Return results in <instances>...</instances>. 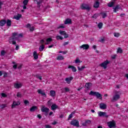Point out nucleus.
<instances>
[{
  "label": "nucleus",
  "instance_id": "nucleus-1",
  "mask_svg": "<svg viewBox=\"0 0 128 128\" xmlns=\"http://www.w3.org/2000/svg\"><path fill=\"white\" fill-rule=\"evenodd\" d=\"M22 34H18V32H14L12 34V36L9 38V42L12 44H16V40H18L20 38H22Z\"/></svg>",
  "mask_w": 128,
  "mask_h": 128
},
{
  "label": "nucleus",
  "instance_id": "nucleus-2",
  "mask_svg": "<svg viewBox=\"0 0 128 128\" xmlns=\"http://www.w3.org/2000/svg\"><path fill=\"white\" fill-rule=\"evenodd\" d=\"M89 94L90 96H96L97 98H99V100H102V94H100L98 92H94L93 91H90L89 93Z\"/></svg>",
  "mask_w": 128,
  "mask_h": 128
},
{
  "label": "nucleus",
  "instance_id": "nucleus-3",
  "mask_svg": "<svg viewBox=\"0 0 128 128\" xmlns=\"http://www.w3.org/2000/svg\"><path fill=\"white\" fill-rule=\"evenodd\" d=\"M81 8L82 10H88V12H90L91 8L88 4H83L81 6Z\"/></svg>",
  "mask_w": 128,
  "mask_h": 128
},
{
  "label": "nucleus",
  "instance_id": "nucleus-4",
  "mask_svg": "<svg viewBox=\"0 0 128 128\" xmlns=\"http://www.w3.org/2000/svg\"><path fill=\"white\" fill-rule=\"evenodd\" d=\"M41 112H45V116H46L48 114V112H50V108L44 106H43L41 108Z\"/></svg>",
  "mask_w": 128,
  "mask_h": 128
},
{
  "label": "nucleus",
  "instance_id": "nucleus-5",
  "mask_svg": "<svg viewBox=\"0 0 128 128\" xmlns=\"http://www.w3.org/2000/svg\"><path fill=\"white\" fill-rule=\"evenodd\" d=\"M108 64H110V61L106 60V61L100 64V66H101V68H104L106 70V68H108Z\"/></svg>",
  "mask_w": 128,
  "mask_h": 128
},
{
  "label": "nucleus",
  "instance_id": "nucleus-6",
  "mask_svg": "<svg viewBox=\"0 0 128 128\" xmlns=\"http://www.w3.org/2000/svg\"><path fill=\"white\" fill-rule=\"evenodd\" d=\"M70 124L74 126H76L77 128L80 126V122L78 120H72L70 122Z\"/></svg>",
  "mask_w": 128,
  "mask_h": 128
},
{
  "label": "nucleus",
  "instance_id": "nucleus-7",
  "mask_svg": "<svg viewBox=\"0 0 128 128\" xmlns=\"http://www.w3.org/2000/svg\"><path fill=\"white\" fill-rule=\"evenodd\" d=\"M107 124L109 128H116V122L114 120L108 122Z\"/></svg>",
  "mask_w": 128,
  "mask_h": 128
},
{
  "label": "nucleus",
  "instance_id": "nucleus-8",
  "mask_svg": "<svg viewBox=\"0 0 128 128\" xmlns=\"http://www.w3.org/2000/svg\"><path fill=\"white\" fill-rule=\"evenodd\" d=\"M120 96L118 94H116L113 96L112 99L111 100V102H116V100H120Z\"/></svg>",
  "mask_w": 128,
  "mask_h": 128
},
{
  "label": "nucleus",
  "instance_id": "nucleus-9",
  "mask_svg": "<svg viewBox=\"0 0 128 128\" xmlns=\"http://www.w3.org/2000/svg\"><path fill=\"white\" fill-rule=\"evenodd\" d=\"M98 116H105L106 118H108V116L106 114V112H98Z\"/></svg>",
  "mask_w": 128,
  "mask_h": 128
},
{
  "label": "nucleus",
  "instance_id": "nucleus-10",
  "mask_svg": "<svg viewBox=\"0 0 128 128\" xmlns=\"http://www.w3.org/2000/svg\"><path fill=\"white\" fill-rule=\"evenodd\" d=\"M92 121L90 120H85L84 122L82 124V125L84 126H86L88 124H90Z\"/></svg>",
  "mask_w": 128,
  "mask_h": 128
},
{
  "label": "nucleus",
  "instance_id": "nucleus-11",
  "mask_svg": "<svg viewBox=\"0 0 128 128\" xmlns=\"http://www.w3.org/2000/svg\"><path fill=\"white\" fill-rule=\"evenodd\" d=\"M80 48H83V50H88L90 48V46L88 44H84L80 46Z\"/></svg>",
  "mask_w": 128,
  "mask_h": 128
},
{
  "label": "nucleus",
  "instance_id": "nucleus-12",
  "mask_svg": "<svg viewBox=\"0 0 128 128\" xmlns=\"http://www.w3.org/2000/svg\"><path fill=\"white\" fill-rule=\"evenodd\" d=\"M38 94H42V96H44V98H46V92L44 91H42V90L39 89L38 90Z\"/></svg>",
  "mask_w": 128,
  "mask_h": 128
},
{
  "label": "nucleus",
  "instance_id": "nucleus-13",
  "mask_svg": "<svg viewBox=\"0 0 128 128\" xmlns=\"http://www.w3.org/2000/svg\"><path fill=\"white\" fill-rule=\"evenodd\" d=\"M20 102H16V101H14L12 104V108H16V106H20Z\"/></svg>",
  "mask_w": 128,
  "mask_h": 128
},
{
  "label": "nucleus",
  "instance_id": "nucleus-14",
  "mask_svg": "<svg viewBox=\"0 0 128 128\" xmlns=\"http://www.w3.org/2000/svg\"><path fill=\"white\" fill-rule=\"evenodd\" d=\"M74 80V78L72 76H70L69 78H66L65 80L67 84H70V82Z\"/></svg>",
  "mask_w": 128,
  "mask_h": 128
},
{
  "label": "nucleus",
  "instance_id": "nucleus-15",
  "mask_svg": "<svg viewBox=\"0 0 128 128\" xmlns=\"http://www.w3.org/2000/svg\"><path fill=\"white\" fill-rule=\"evenodd\" d=\"M100 108L101 110H106V105L104 103H101L100 104Z\"/></svg>",
  "mask_w": 128,
  "mask_h": 128
},
{
  "label": "nucleus",
  "instance_id": "nucleus-16",
  "mask_svg": "<svg viewBox=\"0 0 128 128\" xmlns=\"http://www.w3.org/2000/svg\"><path fill=\"white\" fill-rule=\"evenodd\" d=\"M57 108H58V106L56 104H53L51 106V110H56Z\"/></svg>",
  "mask_w": 128,
  "mask_h": 128
},
{
  "label": "nucleus",
  "instance_id": "nucleus-17",
  "mask_svg": "<svg viewBox=\"0 0 128 128\" xmlns=\"http://www.w3.org/2000/svg\"><path fill=\"white\" fill-rule=\"evenodd\" d=\"M21 86H22V84L15 83L14 84V88H20Z\"/></svg>",
  "mask_w": 128,
  "mask_h": 128
},
{
  "label": "nucleus",
  "instance_id": "nucleus-18",
  "mask_svg": "<svg viewBox=\"0 0 128 128\" xmlns=\"http://www.w3.org/2000/svg\"><path fill=\"white\" fill-rule=\"evenodd\" d=\"M22 18V14H18L16 16H14V18L16 20H20V18Z\"/></svg>",
  "mask_w": 128,
  "mask_h": 128
},
{
  "label": "nucleus",
  "instance_id": "nucleus-19",
  "mask_svg": "<svg viewBox=\"0 0 128 128\" xmlns=\"http://www.w3.org/2000/svg\"><path fill=\"white\" fill-rule=\"evenodd\" d=\"M114 8V12H116L118 10H120V5H116L115 8Z\"/></svg>",
  "mask_w": 128,
  "mask_h": 128
},
{
  "label": "nucleus",
  "instance_id": "nucleus-20",
  "mask_svg": "<svg viewBox=\"0 0 128 128\" xmlns=\"http://www.w3.org/2000/svg\"><path fill=\"white\" fill-rule=\"evenodd\" d=\"M33 56L34 60H38V56L36 51H34L33 53Z\"/></svg>",
  "mask_w": 128,
  "mask_h": 128
},
{
  "label": "nucleus",
  "instance_id": "nucleus-21",
  "mask_svg": "<svg viewBox=\"0 0 128 128\" xmlns=\"http://www.w3.org/2000/svg\"><path fill=\"white\" fill-rule=\"evenodd\" d=\"M64 24H72V20L70 18H67L64 22Z\"/></svg>",
  "mask_w": 128,
  "mask_h": 128
},
{
  "label": "nucleus",
  "instance_id": "nucleus-22",
  "mask_svg": "<svg viewBox=\"0 0 128 128\" xmlns=\"http://www.w3.org/2000/svg\"><path fill=\"white\" fill-rule=\"evenodd\" d=\"M92 84L90 82L86 83L85 86L86 90H90V86H92Z\"/></svg>",
  "mask_w": 128,
  "mask_h": 128
},
{
  "label": "nucleus",
  "instance_id": "nucleus-23",
  "mask_svg": "<svg viewBox=\"0 0 128 128\" xmlns=\"http://www.w3.org/2000/svg\"><path fill=\"white\" fill-rule=\"evenodd\" d=\"M68 68H72V71L74 72H76V68L74 67V66H69L68 67Z\"/></svg>",
  "mask_w": 128,
  "mask_h": 128
},
{
  "label": "nucleus",
  "instance_id": "nucleus-24",
  "mask_svg": "<svg viewBox=\"0 0 128 128\" xmlns=\"http://www.w3.org/2000/svg\"><path fill=\"white\" fill-rule=\"evenodd\" d=\"M98 6H100V2L96 1L94 4V8H98Z\"/></svg>",
  "mask_w": 128,
  "mask_h": 128
},
{
  "label": "nucleus",
  "instance_id": "nucleus-25",
  "mask_svg": "<svg viewBox=\"0 0 128 128\" xmlns=\"http://www.w3.org/2000/svg\"><path fill=\"white\" fill-rule=\"evenodd\" d=\"M6 24V20H2L0 21V26H4Z\"/></svg>",
  "mask_w": 128,
  "mask_h": 128
},
{
  "label": "nucleus",
  "instance_id": "nucleus-26",
  "mask_svg": "<svg viewBox=\"0 0 128 128\" xmlns=\"http://www.w3.org/2000/svg\"><path fill=\"white\" fill-rule=\"evenodd\" d=\"M38 110V107L36 106H33L30 108V112H34V110Z\"/></svg>",
  "mask_w": 128,
  "mask_h": 128
},
{
  "label": "nucleus",
  "instance_id": "nucleus-27",
  "mask_svg": "<svg viewBox=\"0 0 128 128\" xmlns=\"http://www.w3.org/2000/svg\"><path fill=\"white\" fill-rule=\"evenodd\" d=\"M56 60H64V58L62 56L60 55L57 57Z\"/></svg>",
  "mask_w": 128,
  "mask_h": 128
},
{
  "label": "nucleus",
  "instance_id": "nucleus-28",
  "mask_svg": "<svg viewBox=\"0 0 128 128\" xmlns=\"http://www.w3.org/2000/svg\"><path fill=\"white\" fill-rule=\"evenodd\" d=\"M50 96L52 97L54 96H56V91L52 90H50Z\"/></svg>",
  "mask_w": 128,
  "mask_h": 128
},
{
  "label": "nucleus",
  "instance_id": "nucleus-29",
  "mask_svg": "<svg viewBox=\"0 0 128 128\" xmlns=\"http://www.w3.org/2000/svg\"><path fill=\"white\" fill-rule=\"evenodd\" d=\"M78 70L80 72H82V70H84V68H86V66H82L81 68L80 67V66H78Z\"/></svg>",
  "mask_w": 128,
  "mask_h": 128
},
{
  "label": "nucleus",
  "instance_id": "nucleus-30",
  "mask_svg": "<svg viewBox=\"0 0 128 128\" xmlns=\"http://www.w3.org/2000/svg\"><path fill=\"white\" fill-rule=\"evenodd\" d=\"M74 114H76V112H72L68 116V120H70V118H72V116H74Z\"/></svg>",
  "mask_w": 128,
  "mask_h": 128
},
{
  "label": "nucleus",
  "instance_id": "nucleus-31",
  "mask_svg": "<svg viewBox=\"0 0 128 128\" xmlns=\"http://www.w3.org/2000/svg\"><path fill=\"white\" fill-rule=\"evenodd\" d=\"M6 24L8 26H12V21L10 20H8L6 22Z\"/></svg>",
  "mask_w": 128,
  "mask_h": 128
},
{
  "label": "nucleus",
  "instance_id": "nucleus-32",
  "mask_svg": "<svg viewBox=\"0 0 128 128\" xmlns=\"http://www.w3.org/2000/svg\"><path fill=\"white\" fill-rule=\"evenodd\" d=\"M100 14L102 16V18H106L108 16V14L106 12H101Z\"/></svg>",
  "mask_w": 128,
  "mask_h": 128
},
{
  "label": "nucleus",
  "instance_id": "nucleus-33",
  "mask_svg": "<svg viewBox=\"0 0 128 128\" xmlns=\"http://www.w3.org/2000/svg\"><path fill=\"white\" fill-rule=\"evenodd\" d=\"M44 50V45L42 44L41 46H40L39 48V50L40 52H42Z\"/></svg>",
  "mask_w": 128,
  "mask_h": 128
},
{
  "label": "nucleus",
  "instance_id": "nucleus-34",
  "mask_svg": "<svg viewBox=\"0 0 128 128\" xmlns=\"http://www.w3.org/2000/svg\"><path fill=\"white\" fill-rule=\"evenodd\" d=\"M100 16L98 14H95L92 16V18H98V17Z\"/></svg>",
  "mask_w": 128,
  "mask_h": 128
},
{
  "label": "nucleus",
  "instance_id": "nucleus-35",
  "mask_svg": "<svg viewBox=\"0 0 128 128\" xmlns=\"http://www.w3.org/2000/svg\"><path fill=\"white\" fill-rule=\"evenodd\" d=\"M8 106V105L6 104H2L0 106V108L3 110V108H6Z\"/></svg>",
  "mask_w": 128,
  "mask_h": 128
},
{
  "label": "nucleus",
  "instance_id": "nucleus-36",
  "mask_svg": "<svg viewBox=\"0 0 128 128\" xmlns=\"http://www.w3.org/2000/svg\"><path fill=\"white\" fill-rule=\"evenodd\" d=\"M80 62H82V61H80L78 58H76V60H75V64H78Z\"/></svg>",
  "mask_w": 128,
  "mask_h": 128
},
{
  "label": "nucleus",
  "instance_id": "nucleus-37",
  "mask_svg": "<svg viewBox=\"0 0 128 128\" xmlns=\"http://www.w3.org/2000/svg\"><path fill=\"white\" fill-rule=\"evenodd\" d=\"M102 22H100L98 25V28H100H100H102Z\"/></svg>",
  "mask_w": 128,
  "mask_h": 128
},
{
  "label": "nucleus",
  "instance_id": "nucleus-38",
  "mask_svg": "<svg viewBox=\"0 0 128 128\" xmlns=\"http://www.w3.org/2000/svg\"><path fill=\"white\" fill-rule=\"evenodd\" d=\"M59 32L61 36H64V34H66V31H62L60 30Z\"/></svg>",
  "mask_w": 128,
  "mask_h": 128
},
{
  "label": "nucleus",
  "instance_id": "nucleus-39",
  "mask_svg": "<svg viewBox=\"0 0 128 128\" xmlns=\"http://www.w3.org/2000/svg\"><path fill=\"white\" fill-rule=\"evenodd\" d=\"M117 52L118 54H122V50L120 48H118Z\"/></svg>",
  "mask_w": 128,
  "mask_h": 128
},
{
  "label": "nucleus",
  "instance_id": "nucleus-40",
  "mask_svg": "<svg viewBox=\"0 0 128 128\" xmlns=\"http://www.w3.org/2000/svg\"><path fill=\"white\" fill-rule=\"evenodd\" d=\"M56 40H64V38H62V36H58L56 37Z\"/></svg>",
  "mask_w": 128,
  "mask_h": 128
},
{
  "label": "nucleus",
  "instance_id": "nucleus-41",
  "mask_svg": "<svg viewBox=\"0 0 128 128\" xmlns=\"http://www.w3.org/2000/svg\"><path fill=\"white\" fill-rule=\"evenodd\" d=\"M42 2V0H39L38 2H37V4L38 8H40V4Z\"/></svg>",
  "mask_w": 128,
  "mask_h": 128
},
{
  "label": "nucleus",
  "instance_id": "nucleus-42",
  "mask_svg": "<svg viewBox=\"0 0 128 128\" xmlns=\"http://www.w3.org/2000/svg\"><path fill=\"white\" fill-rule=\"evenodd\" d=\"M114 6V2H110L108 4V6L109 8H112Z\"/></svg>",
  "mask_w": 128,
  "mask_h": 128
},
{
  "label": "nucleus",
  "instance_id": "nucleus-43",
  "mask_svg": "<svg viewBox=\"0 0 128 128\" xmlns=\"http://www.w3.org/2000/svg\"><path fill=\"white\" fill-rule=\"evenodd\" d=\"M52 38H48L46 40V42H52Z\"/></svg>",
  "mask_w": 128,
  "mask_h": 128
},
{
  "label": "nucleus",
  "instance_id": "nucleus-44",
  "mask_svg": "<svg viewBox=\"0 0 128 128\" xmlns=\"http://www.w3.org/2000/svg\"><path fill=\"white\" fill-rule=\"evenodd\" d=\"M28 2V0H24L23 1V4L24 6H27Z\"/></svg>",
  "mask_w": 128,
  "mask_h": 128
},
{
  "label": "nucleus",
  "instance_id": "nucleus-45",
  "mask_svg": "<svg viewBox=\"0 0 128 128\" xmlns=\"http://www.w3.org/2000/svg\"><path fill=\"white\" fill-rule=\"evenodd\" d=\"M36 77L37 78H38L39 80H42V76L38 75V74H36Z\"/></svg>",
  "mask_w": 128,
  "mask_h": 128
},
{
  "label": "nucleus",
  "instance_id": "nucleus-46",
  "mask_svg": "<svg viewBox=\"0 0 128 128\" xmlns=\"http://www.w3.org/2000/svg\"><path fill=\"white\" fill-rule=\"evenodd\" d=\"M64 24H62L59 26H58L57 28H58V29H60V28H64Z\"/></svg>",
  "mask_w": 128,
  "mask_h": 128
},
{
  "label": "nucleus",
  "instance_id": "nucleus-47",
  "mask_svg": "<svg viewBox=\"0 0 128 128\" xmlns=\"http://www.w3.org/2000/svg\"><path fill=\"white\" fill-rule=\"evenodd\" d=\"M47 104H48L49 106H50L52 104V100H49L48 102H47Z\"/></svg>",
  "mask_w": 128,
  "mask_h": 128
},
{
  "label": "nucleus",
  "instance_id": "nucleus-48",
  "mask_svg": "<svg viewBox=\"0 0 128 128\" xmlns=\"http://www.w3.org/2000/svg\"><path fill=\"white\" fill-rule=\"evenodd\" d=\"M4 54H6V51H4V50H2V51H1L0 56H4Z\"/></svg>",
  "mask_w": 128,
  "mask_h": 128
},
{
  "label": "nucleus",
  "instance_id": "nucleus-49",
  "mask_svg": "<svg viewBox=\"0 0 128 128\" xmlns=\"http://www.w3.org/2000/svg\"><path fill=\"white\" fill-rule=\"evenodd\" d=\"M114 36H116V38H118L120 36V34L114 33Z\"/></svg>",
  "mask_w": 128,
  "mask_h": 128
},
{
  "label": "nucleus",
  "instance_id": "nucleus-50",
  "mask_svg": "<svg viewBox=\"0 0 128 128\" xmlns=\"http://www.w3.org/2000/svg\"><path fill=\"white\" fill-rule=\"evenodd\" d=\"M17 98H22V94L20 92H18L16 94Z\"/></svg>",
  "mask_w": 128,
  "mask_h": 128
},
{
  "label": "nucleus",
  "instance_id": "nucleus-51",
  "mask_svg": "<svg viewBox=\"0 0 128 128\" xmlns=\"http://www.w3.org/2000/svg\"><path fill=\"white\" fill-rule=\"evenodd\" d=\"M64 90H65L66 92H70V88H65Z\"/></svg>",
  "mask_w": 128,
  "mask_h": 128
},
{
  "label": "nucleus",
  "instance_id": "nucleus-52",
  "mask_svg": "<svg viewBox=\"0 0 128 128\" xmlns=\"http://www.w3.org/2000/svg\"><path fill=\"white\" fill-rule=\"evenodd\" d=\"M24 104H30V102L28 100H25L24 101Z\"/></svg>",
  "mask_w": 128,
  "mask_h": 128
},
{
  "label": "nucleus",
  "instance_id": "nucleus-53",
  "mask_svg": "<svg viewBox=\"0 0 128 128\" xmlns=\"http://www.w3.org/2000/svg\"><path fill=\"white\" fill-rule=\"evenodd\" d=\"M68 38V35L66 34V33H65V34H64V38Z\"/></svg>",
  "mask_w": 128,
  "mask_h": 128
},
{
  "label": "nucleus",
  "instance_id": "nucleus-54",
  "mask_svg": "<svg viewBox=\"0 0 128 128\" xmlns=\"http://www.w3.org/2000/svg\"><path fill=\"white\" fill-rule=\"evenodd\" d=\"M112 60H114L116 58V55H113L111 56Z\"/></svg>",
  "mask_w": 128,
  "mask_h": 128
},
{
  "label": "nucleus",
  "instance_id": "nucleus-55",
  "mask_svg": "<svg viewBox=\"0 0 128 128\" xmlns=\"http://www.w3.org/2000/svg\"><path fill=\"white\" fill-rule=\"evenodd\" d=\"M17 68H18V65L17 64H14L13 66V68H14V70H16Z\"/></svg>",
  "mask_w": 128,
  "mask_h": 128
},
{
  "label": "nucleus",
  "instance_id": "nucleus-56",
  "mask_svg": "<svg viewBox=\"0 0 128 128\" xmlns=\"http://www.w3.org/2000/svg\"><path fill=\"white\" fill-rule=\"evenodd\" d=\"M30 32H34V27H30Z\"/></svg>",
  "mask_w": 128,
  "mask_h": 128
},
{
  "label": "nucleus",
  "instance_id": "nucleus-57",
  "mask_svg": "<svg viewBox=\"0 0 128 128\" xmlns=\"http://www.w3.org/2000/svg\"><path fill=\"white\" fill-rule=\"evenodd\" d=\"M2 96L3 98H6V94L4 93H2Z\"/></svg>",
  "mask_w": 128,
  "mask_h": 128
},
{
  "label": "nucleus",
  "instance_id": "nucleus-58",
  "mask_svg": "<svg viewBox=\"0 0 128 128\" xmlns=\"http://www.w3.org/2000/svg\"><path fill=\"white\" fill-rule=\"evenodd\" d=\"M70 44V42H66L64 44L63 46H67V44Z\"/></svg>",
  "mask_w": 128,
  "mask_h": 128
},
{
  "label": "nucleus",
  "instance_id": "nucleus-59",
  "mask_svg": "<svg viewBox=\"0 0 128 128\" xmlns=\"http://www.w3.org/2000/svg\"><path fill=\"white\" fill-rule=\"evenodd\" d=\"M18 48H20V46H16V50H18Z\"/></svg>",
  "mask_w": 128,
  "mask_h": 128
},
{
  "label": "nucleus",
  "instance_id": "nucleus-60",
  "mask_svg": "<svg viewBox=\"0 0 128 128\" xmlns=\"http://www.w3.org/2000/svg\"><path fill=\"white\" fill-rule=\"evenodd\" d=\"M45 126L46 128H52V127L50 125H46Z\"/></svg>",
  "mask_w": 128,
  "mask_h": 128
},
{
  "label": "nucleus",
  "instance_id": "nucleus-61",
  "mask_svg": "<svg viewBox=\"0 0 128 128\" xmlns=\"http://www.w3.org/2000/svg\"><path fill=\"white\" fill-rule=\"evenodd\" d=\"M40 44H44V40H40Z\"/></svg>",
  "mask_w": 128,
  "mask_h": 128
},
{
  "label": "nucleus",
  "instance_id": "nucleus-62",
  "mask_svg": "<svg viewBox=\"0 0 128 128\" xmlns=\"http://www.w3.org/2000/svg\"><path fill=\"white\" fill-rule=\"evenodd\" d=\"M37 116L38 118H40V119L42 118V116H40V114H38Z\"/></svg>",
  "mask_w": 128,
  "mask_h": 128
},
{
  "label": "nucleus",
  "instance_id": "nucleus-63",
  "mask_svg": "<svg viewBox=\"0 0 128 128\" xmlns=\"http://www.w3.org/2000/svg\"><path fill=\"white\" fill-rule=\"evenodd\" d=\"M22 65L20 64V66H18V70H20V68H22Z\"/></svg>",
  "mask_w": 128,
  "mask_h": 128
},
{
  "label": "nucleus",
  "instance_id": "nucleus-64",
  "mask_svg": "<svg viewBox=\"0 0 128 128\" xmlns=\"http://www.w3.org/2000/svg\"><path fill=\"white\" fill-rule=\"evenodd\" d=\"M30 26H31L30 24H27V25H26L27 28H30Z\"/></svg>",
  "mask_w": 128,
  "mask_h": 128
}]
</instances>
